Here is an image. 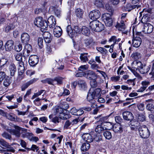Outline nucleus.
Segmentation results:
<instances>
[{
  "label": "nucleus",
  "instance_id": "obj_1",
  "mask_svg": "<svg viewBox=\"0 0 154 154\" xmlns=\"http://www.w3.org/2000/svg\"><path fill=\"white\" fill-rule=\"evenodd\" d=\"M101 90L100 88H96L95 89H92L90 88L87 95V99L91 103H94L95 101L94 99H96L100 96L101 94L100 92Z\"/></svg>",
  "mask_w": 154,
  "mask_h": 154
},
{
  "label": "nucleus",
  "instance_id": "obj_2",
  "mask_svg": "<svg viewBox=\"0 0 154 154\" xmlns=\"http://www.w3.org/2000/svg\"><path fill=\"white\" fill-rule=\"evenodd\" d=\"M106 117H102L100 118L98 121V123L100 124L97 125L95 129L96 132L100 133L107 129V128L105 127L106 124L110 125V123L109 122L106 121Z\"/></svg>",
  "mask_w": 154,
  "mask_h": 154
},
{
  "label": "nucleus",
  "instance_id": "obj_3",
  "mask_svg": "<svg viewBox=\"0 0 154 154\" xmlns=\"http://www.w3.org/2000/svg\"><path fill=\"white\" fill-rule=\"evenodd\" d=\"M134 63L136 67L137 70L141 74H144L147 73L150 69L149 66L143 65L141 62L139 61H135Z\"/></svg>",
  "mask_w": 154,
  "mask_h": 154
},
{
  "label": "nucleus",
  "instance_id": "obj_4",
  "mask_svg": "<svg viewBox=\"0 0 154 154\" xmlns=\"http://www.w3.org/2000/svg\"><path fill=\"white\" fill-rule=\"evenodd\" d=\"M90 27L92 30L97 32H100L104 29L103 24L98 21H93L90 23Z\"/></svg>",
  "mask_w": 154,
  "mask_h": 154
},
{
  "label": "nucleus",
  "instance_id": "obj_5",
  "mask_svg": "<svg viewBox=\"0 0 154 154\" xmlns=\"http://www.w3.org/2000/svg\"><path fill=\"white\" fill-rule=\"evenodd\" d=\"M80 30V27L77 25L74 26L72 28L70 25H68L66 28L67 32L71 38L75 36L77 34L79 33Z\"/></svg>",
  "mask_w": 154,
  "mask_h": 154
},
{
  "label": "nucleus",
  "instance_id": "obj_6",
  "mask_svg": "<svg viewBox=\"0 0 154 154\" xmlns=\"http://www.w3.org/2000/svg\"><path fill=\"white\" fill-rule=\"evenodd\" d=\"M139 132L140 137L143 139H146L150 136V131L145 125H143L139 128Z\"/></svg>",
  "mask_w": 154,
  "mask_h": 154
},
{
  "label": "nucleus",
  "instance_id": "obj_7",
  "mask_svg": "<svg viewBox=\"0 0 154 154\" xmlns=\"http://www.w3.org/2000/svg\"><path fill=\"white\" fill-rule=\"evenodd\" d=\"M34 23L37 27L42 28L43 29H46L48 27L46 21L44 20L41 17L36 18L34 21Z\"/></svg>",
  "mask_w": 154,
  "mask_h": 154
},
{
  "label": "nucleus",
  "instance_id": "obj_8",
  "mask_svg": "<svg viewBox=\"0 0 154 154\" xmlns=\"http://www.w3.org/2000/svg\"><path fill=\"white\" fill-rule=\"evenodd\" d=\"M102 18L106 26L109 27L112 25L113 21L109 14L105 13L103 14Z\"/></svg>",
  "mask_w": 154,
  "mask_h": 154
},
{
  "label": "nucleus",
  "instance_id": "obj_9",
  "mask_svg": "<svg viewBox=\"0 0 154 154\" xmlns=\"http://www.w3.org/2000/svg\"><path fill=\"white\" fill-rule=\"evenodd\" d=\"M100 16V11L97 10H94L91 11L89 14V17L92 20L96 21V20Z\"/></svg>",
  "mask_w": 154,
  "mask_h": 154
},
{
  "label": "nucleus",
  "instance_id": "obj_10",
  "mask_svg": "<svg viewBox=\"0 0 154 154\" xmlns=\"http://www.w3.org/2000/svg\"><path fill=\"white\" fill-rule=\"evenodd\" d=\"M84 44L86 47L90 48L93 46L96 45L97 42L92 38H89L84 40Z\"/></svg>",
  "mask_w": 154,
  "mask_h": 154
},
{
  "label": "nucleus",
  "instance_id": "obj_11",
  "mask_svg": "<svg viewBox=\"0 0 154 154\" xmlns=\"http://www.w3.org/2000/svg\"><path fill=\"white\" fill-rule=\"evenodd\" d=\"M153 27L149 23H145L144 24L143 32L145 33H150L153 30Z\"/></svg>",
  "mask_w": 154,
  "mask_h": 154
},
{
  "label": "nucleus",
  "instance_id": "obj_12",
  "mask_svg": "<svg viewBox=\"0 0 154 154\" xmlns=\"http://www.w3.org/2000/svg\"><path fill=\"white\" fill-rule=\"evenodd\" d=\"M32 51V46L27 43L25 46L23 51V57L25 58L27 57L29 55L30 52Z\"/></svg>",
  "mask_w": 154,
  "mask_h": 154
},
{
  "label": "nucleus",
  "instance_id": "obj_13",
  "mask_svg": "<svg viewBox=\"0 0 154 154\" xmlns=\"http://www.w3.org/2000/svg\"><path fill=\"white\" fill-rule=\"evenodd\" d=\"M38 61V57L36 55H31L29 57V62L30 65L32 66L36 65Z\"/></svg>",
  "mask_w": 154,
  "mask_h": 154
},
{
  "label": "nucleus",
  "instance_id": "obj_14",
  "mask_svg": "<svg viewBox=\"0 0 154 154\" xmlns=\"http://www.w3.org/2000/svg\"><path fill=\"white\" fill-rule=\"evenodd\" d=\"M85 77L90 80H93L97 79V75L94 71L88 70L85 72Z\"/></svg>",
  "mask_w": 154,
  "mask_h": 154
},
{
  "label": "nucleus",
  "instance_id": "obj_15",
  "mask_svg": "<svg viewBox=\"0 0 154 154\" xmlns=\"http://www.w3.org/2000/svg\"><path fill=\"white\" fill-rule=\"evenodd\" d=\"M47 23L48 26L51 28H53L56 24V20L53 16H51L48 18Z\"/></svg>",
  "mask_w": 154,
  "mask_h": 154
},
{
  "label": "nucleus",
  "instance_id": "obj_16",
  "mask_svg": "<svg viewBox=\"0 0 154 154\" xmlns=\"http://www.w3.org/2000/svg\"><path fill=\"white\" fill-rule=\"evenodd\" d=\"M14 128L15 129L11 130L10 133L12 135L15 136L16 137H19L20 136V128L17 125H14Z\"/></svg>",
  "mask_w": 154,
  "mask_h": 154
},
{
  "label": "nucleus",
  "instance_id": "obj_17",
  "mask_svg": "<svg viewBox=\"0 0 154 154\" xmlns=\"http://www.w3.org/2000/svg\"><path fill=\"white\" fill-rule=\"evenodd\" d=\"M122 116L124 119L128 121H131L134 118L133 114L128 111H125L123 112Z\"/></svg>",
  "mask_w": 154,
  "mask_h": 154
},
{
  "label": "nucleus",
  "instance_id": "obj_18",
  "mask_svg": "<svg viewBox=\"0 0 154 154\" xmlns=\"http://www.w3.org/2000/svg\"><path fill=\"white\" fill-rule=\"evenodd\" d=\"M49 10L52 13H54L57 17H60L61 16V11L58 8L51 6L50 7Z\"/></svg>",
  "mask_w": 154,
  "mask_h": 154
},
{
  "label": "nucleus",
  "instance_id": "obj_19",
  "mask_svg": "<svg viewBox=\"0 0 154 154\" xmlns=\"http://www.w3.org/2000/svg\"><path fill=\"white\" fill-rule=\"evenodd\" d=\"M130 127L131 129L133 130H136L141 127H140V123L137 121H131Z\"/></svg>",
  "mask_w": 154,
  "mask_h": 154
},
{
  "label": "nucleus",
  "instance_id": "obj_20",
  "mask_svg": "<svg viewBox=\"0 0 154 154\" xmlns=\"http://www.w3.org/2000/svg\"><path fill=\"white\" fill-rule=\"evenodd\" d=\"M141 42V38L137 36L133 40L132 44L133 47L138 48L140 45Z\"/></svg>",
  "mask_w": 154,
  "mask_h": 154
},
{
  "label": "nucleus",
  "instance_id": "obj_21",
  "mask_svg": "<svg viewBox=\"0 0 154 154\" xmlns=\"http://www.w3.org/2000/svg\"><path fill=\"white\" fill-rule=\"evenodd\" d=\"M150 82L149 81H144L142 82L141 85L142 86L137 91V92H142L144 91L150 85Z\"/></svg>",
  "mask_w": 154,
  "mask_h": 154
},
{
  "label": "nucleus",
  "instance_id": "obj_22",
  "mask_svg": "<svg viewBox=\"0 0 154 154\" xmlns=\"http://www.w3.org/2000/svg\"><path fill=\"white\" fill-rule=\"evenodd\" d=\"M62 32V30L61 28L58 26L55 27L53 31L54 36L57 37H59L61 35Z\"/></svg>",
  "mask_w": 154,
  "mask_h": 154
},
{
  "label": "nucleus",
  "instance_id": "obj_23",
  "mask_svg": "<svg viewBox=\"0 0 154 154\" xmlns=\"http://www.w3.org/2000/svg\"><path fill=\"white\" fill-rule=\"evenodd\" d=\"M15 22L13 23H8L5 27V31L6 32L14 29L17 24Z\"/></svg>",
  "mask_w": 154,
  "mask_h": 154
},
{
  "label": "nucleus",
  "instance_id": "obj_24",
  "mask_svg": "<svg viewBox=\"0 0 154 154\" xmlns=\"http://www.w3.org/2000/svg\"><path fill=\"white\" fill-rule=\"evenodd\" d=\"M21 40L22 43L26 44L29 42L30 36L26 33H23L21 35Z\"/></svg>",
  "mask_w": 154,
  "mask_h": 154
},
{
  "label": "nucleus",
  "instance_id": "obj_25",
  "mask_svg": "<svg viewBox=\"0 0 154 154\" xmlns=\"http://www.w3.org/2000/svg\"><path fill=\"white\" fill-rule=\"evenodd\" d=\"M14 42L12 40L8 41L6 43L5 47L7 51H11L13 48Z\"/></svg>",
  "mask_w": 154,
  "mask_h": 154
},
{
  "label": "nucleus",
  "instance_id": "obj_26",
  "mask_svg": "<svg viewBox=\"0 0 154 154\" xmlns=\"http://www.w3.org/2000/svg\"><path fill=\"white\" fill-rule=\"evenodd\" d=\"M45 41L46 43H49L52 40L51 35L49 32H45L43 34Z\"/></svg>",
  "mask_w": 154,
  "mask_h": 154
},
{
  "label": "nucleus",
  "instance_id": "obj_27",
  "mask_svg": "<svg viewBox=\"0 0 154 154\" xmlns=\"http://www.w3.org/2000/svg\"><path fill=\"white\" fill-rule=\"evenodd\" d=\"M83 139L88 142L91 143L93 141L92 136L90 134L87 133L83 134L82 136Z\"/></svg>",
  "mask_w": 154,
  "mask_h": 154
},
{
  "label": "nucleus",
  "instance_id": "obj_28",
  "mask_svg": "<svg viewBox=\"0 0 154 154\" xmlns=\"http://www.w3.org/2000/svg\"><path fill=\"white\" fill-rule=\"evenodd\" d=\"M81 31L82 34L86 36H88L90 33V31L88 28L85 26L82 27Z\"/></svg>",
  "mask_w": 154,
  "mask_h": 154
},
{
  "label": "nucleus",
  "instance_id": "obj_29",
  "mask_svg": "<svg viewBox=\"0 0 154 154\" xmlns=\"http://www.w3.org/2000/svg\"><path fill=\"white\" fill-rule=\"evenodd\" d=\"M154 52V48L152 46H150L146 48L144 50V52L146 54L147 56H149L150 55L153 54Z\"/></svg>",
  "mask_w": 154,
  "mask_h": 154
},
{
  "label": "nucleus",
  "instance_id": "obj_30",
  "mask_svg": "<svg viewBox=\"0 0 154 154\" xmlns=\"http://www.w3.org/2000/svg\"><path fill=\"white\" fill-rule=\"evenodd\" d=\"M0 145L2 148H6L11 146L8 143L5 141L4 139L0 138Z\"/></svg>",
  "mask_w": 154,
  "mask_h": 154
},
{
  "label": "nucleus",
  "instance_id": "obj_31",
  "mask_svg": "<svg viewBox=\"0 0 154 154\" xmlns=\"http://www.w3.org/2000/svg\"><path fill=\"white\" fill-rule=\"evenodd\" d=\"M93 3L98 8H102L104 6V2L103 0H94Z\"/></svg>",
  "mask_w": 154,
  "mask_h": 154
},
{
  "label": "nucleus",
  "instance_id": "obj_32",
  "mask_svg": "<svg viewBox=\"0 0 154 154\" xmlns=\"http://www.w3.org/2000/svg\"><path fill=\"white\" fill-rule=\"evenodd\" d=\"M116 26L119 30L123 31L125 28V25L124 21H121L120 23H118Z\"/></svg>",
  "mask_w": 154,
  "mask_h": 154
},
{
  "label": "nucleus",
  "instance_id": "obj_33",
  "mask_svg": "<svg viewBox=\"0 0 154 154\" xmlns=\"http://www.w3.org/2000/svg\"><path fill=\"white\" fill-rule=\"evenodd\" d=\"M9 69L11 75L13 76L17 70L15 65L14 64L11 65L9 67Z\"/></svg>",
  "mask_w": 154,
  "mask_h": 154
},
{
  "label": "nucleus",
  "instance_id": "obj_34",
  "mask_svg": "<svg viewBox=\"0 0 154 154\" xmlns=\"http://www.w3.org/2000/svg\"><path fill=\"white\" fill-rule=\"evenodd\" d=\"M69 107V105L66 102H64L57 109V112H59V109H62L61 111H63L64 110H66Z\"/></svg>",
  "mask_w": 154,
  "mask_h": 154
},
{
  "label": "nucleus",
  "instance_id": "obj_35",
  "mask_svg": "<svg viewBox=\"0 0 154 154\" xmlns=\"http://www.w3.org/2000/svg\"><path fill=\"white\" fill-rule=\"evenodd\" d=\"M113 130L115 132H121L122 131V129L120 124H115L114 125Z\"/></svg>",
  "mask_w": 154,
  "mask_h": 154
},
{
  "label": "nucleus",
  "instance_id": "obj_36",
  "mask_svg": "<svg viewBox=\"0 0 154 154\" xmlns=\"http://www.w3.org/2000/svg\"><path fill=\"white\" fill-rule=\"evenodd\" d=\"M84 12L82 10L78 8L75 11V14L76 16L79 18H82Z\"/></svg>",
  "mask_w": 154,
  "mask_h": 154
},
{
  "label": "nucleus",
  "instance_id": "obj_37",
  "mask_svg": "<svg viewBox=\"0 0 154 154\" xmlns=\"http://www.w3.org/2000/svg\"><path fill=\"white\" fill-rule=\"evenodd\" d=\"M3 81V85L5 87L9 86L11 83V78L8 76H7L4 79Z\"/></svg>",
  "mask_w": 154,
  "mask_h": 154
},
{
  "label": "nucleus",
  "instance_id": "obj_38",
  "mask_svg": "<svg viewBox=\"0 0 154 154\" xmlns=\"http://www.w3.org/2000/svg\"><path fill=\"white\" fill-rule=\"evenodd\" d=\"M90 147V144L88 143H85L82 144L81 149L82 151H87Z\"/></svg>",
  "mask_w": 154,
  "mask_h": 154
},
{
  "label": "nucleus",
  "instance_id": "obj_39",
  "mask_svg": "<svg viewBox=\"0 0 154 154\" xmlns=\"http://www.w3.org/2000/svg\"><path fill=\"white\" fill-rule=\"evenodd\" d=\"M78 84L82 89L84 90L87 87L86 83L83 80H79L78 82Z\"/></svg>",
  "mask_w": 154,
  "mask_h": 154
},
{
  "label": "nucleus",
  "instance_id": "obj_40",
  "mask_svg": "<svg viewBox=\"0 0 154 154\" xmlns=\"http://www.w3.org/2000/svg\"><path fill=\"white\" fill-rule=\"evenodd\" d=\"M6 148V149L3 150L4 154H11V152L14 153L15 151L14 148L11 146Z\"/></svg>",
  "mask_w": 154,
  "mask_h": 154
},
{
  "label": "nucleus",
  "instance_id": "obj_41",
  "mask_svg": "<svg viewBox=\"0 0 154 154\" xmlns=\"http://www.w3.org/2000/svg\"><path fill=\"white\" fill-rule=\"evenodd\" d=\"M88 54V53H84L80 54V58L82 62H85L88 61V57L86 55Z\"/></svg>",
  "mask_w": 154,
  "mask_h": 154
},
{
  "label": "nucleus",
  "instance_id": "obj_42",
  "mask_svg": "<svg viewBox=\"0 0 154 154\" xmlns=\"http://www.w3.org/2000/svg\"><path fill=\"white\" fill-rule=\"evenodd\" d=\"M5 117L11 121H15L16 119L14 115L12 113H7Z\"/></svg>",
  "mask_w": 154,
  "mask_h": 154
},
{
  "label": "nucleus",
  "instance_id": "obj_43",
  "mask_svg": "<svg viewBox=\"0 0 154 154\" xmlns=\"http://www.w3.org/2000/svg\"><path fill=\"white\" fill-rule=\"evenodd\" d=\"M131 57L134 60H138L141 57L140 54L138 52H134L131 54Z\"/></svg>",
  "mask_w": 154,
  "mask_h": 154
},
{
  "label": "nucleus",
  "instance_id": "obj_44",
  "mask_svg": "<svg viewBox=\"0 0 154 154\" xmlns=\"http://www.w3.org/2000/svg\"><path fill=\"white\" fill-rule=\"evenodd\" d=\"M63 111H61L60 112V114L59 115L60 119H66L69 118V117L68 115L65 114L63 112Z\"/></svg>",
  "mask_w": 154,
  "mask_h": 154
},
{
  "label": "nucleus",
  "instance_id": "obj_45",
  "mask_svg": "<svg viewBox=\"0 0 154 154\" xmlns=\"http://www.w3.org/2000/svg\"><path fill=\"white\" fill-rule=\"evenodd\" d=\"M96 49L98 51L103 54H106L107 52L106 50L104 48L97 47L96 48Z\"/></svg>",
  "mask_w": 154,
  "mask_h": 154
},
{
  "label": "nucleus",
  "instance_id": "obj_46",
  "mask_svg": "<svg viewBox=\"0 0 154 154\" xmlns=\"http://www.w3.org/2000/svg\"><path fill=\"white\" fill-rule=\"evenodd\" d=\"M54 81V79H52L50 78L44 80L42 81V82L44 83H48L50 85H53V82Z\"/></svg>",
  "mask_w": 154,
  "mask_h": 154
},
{
  "label": "nucleus",
  "instance_id": "obj_47",
  "mask_svg": "<svg viewBox=\"0 0 154 154\" xmlns=\"http://www.w3.org/2000/svg\"><path fill=\"white\" fill-rule=\"evenodd\" d=\"M103 135L105 137L108 139H110L112 137L111 133L109 131H106L104 132Z\"/></svg>",
  "mask_w": 154,
  "mask_h": 154
},
{
  "label": "nucleus",
  "instance_id": "obj_48",
  "mask_svg": "<svg viewBox=\"0 0 154 154\" xmlns=\"http://www.w3.org/2000/svg\"><path fill=\"white\" fill-rule=\"evenodd\" d=\"M115 120L116 123L119 124H120L121 123L124 122L123 120L119 116H116L115 117Z\"/></svg>",
  "mask_w": 154,
  "mask_h": 154
},
{
  "label": "nucleus",
  "instance_id": "obj_49",
  "mask_svg": "<svg viewBox=\"0 0 154 154\" xmlns=\"http://www.w3.org/2000/svg\"><path fill=\"white\" fill-rule=\"evenodd\" d=\"M2 136L6 139H8L9 140H11L12 139L11 135L8 133L4 132L2 134Z\"/></svg>",
  "mask_w": 154,
  "mask_h": 154
},
{
  "label": "nucleus",
  "instance_id": "obj_50",
  "mask_svg": "<svg viewBox=\"0 0 154 154\" xmlns=\"http://www.w3.org/2000/svg\"><path fill=\"white\" fill-rule=\"evenodd\" d=\"M44 91L45 90H42L38 92L34 93V94L32 96L31 99H34L35 98L37 97L39 95H41Z\"/></svg>",
  "mask_w": 154,
  "mask_h": 154
},
{
  "label": "nucleus",
  "instance_id": "obj_51",
  "mask_svg": "<svg viewBox=\"0 0 154 154\" xmlns=\"http://www.w3.org/2000/svg\"><path fill=\"white\" fill-rule=\"evenodd\" d=\"M22 49V45L20 44H16L15 46V50L17 52L20 51Z\"/></svg>",
  "mask_w": 154,
  "mask_h": 154
},
{
  "label": "nucleus",
  "instance_id": "obj_52",
  "mask_svg": "<svg viewBox=\"0 0 154 154\" xmlns=\"http://www.w3.org/2000/svg\"><path fill=\"white\" fill-rule=\"evenodd\" d=\"M90 84L91 87V88H92V89H94V88H96L97 86V82L95 79L92 80L90 82Z\"/></svg>",
  "mask_w": 154,
  "mask_h": 154
},
{
  "label": "nucleus",
  "instance_id": "obj_53",
  "mask_svg": "<svg viewBox=\"0 0 154 154\" xmlns=\"http://www.w3.org/2000/svg\"><path fill=\"white\" fill-rule=\"evenodd\" d=\"M5 72L3 71L0 72V82H2L6 77Z\"/></svg>",
  "mask_w": 154,
  "mask_h": 154
},
{
  "label": "nucleus",
  "instance_id": "obj_54",
  "mask_svg": "<svg viewBox=\"0 0 154 154\" xmlns=\"http://www.w3.org/2000/svg\"><path fill=\"white\" fill-rule=\"evenodd\" d=\"M7 60L5 59H2L0 60V69L7 62Z\"/></svg>",
  "mask_w": 154,
  "mask_h": 154
},
{
  "label": "nucleus",
  "instance_id": "obj_55",
  "mask_svg": "<svg viewBox=\"0 0 154 154\" xmlns=\"http://www.w3.org/2000/svg\"><path fill=\"white\" fill-rule=\"evenodd\" d=\"M15 57L17 60L19 62L21 61L22 59V54L21 53L17 54Z\"/></svg>",
  "mask_w": 154,
  "mask_h": 154
},
{
  "label": "nucleus",
  "instance_id": "obj_56",
  "mask_svg": "<svg viewBox=\"0 0 154 154\" xmlns=\"http://www.w3.org/2000/svg\"><path fill=\"white\" fill-rule=\"evenodd\" d=\"M63 78L61 77H57L54 79V81L57 82L58 84H60L62 83V80Z\"/></svg>",
  "mask_w": 154,
  "mask_h": 154
},
{
  "label": "nucleus",
  "instance_id": "obj_57",
  "mask_svg": "<svg viewBox=\"0 0 154 154\" xmlns=\"http://www.w3.org/2000/svg\"><path fill=\"white\" fill-rule=\"evenodd\" d=\"M145 116L142 114H140L138 115L137 118V120L139 121H143L145 120Z\"/></svg>",
  "mask_w": 154,
  "mask_h": 154
},
{
  "label": "nucleus",
  "instance_id": "obj_58",
  "mask_svg": "<svg viewBox=\"0 0 154 154\" xmlns=\"http://www.w3.org/2000/svg\"><path fill=\"white\" fill-rule=\"evenodd\" d=\"M38 45L40 49L42 48L43 47V40L41 38H39L38 39Z\"/></svg>",
  "mask_w": 154,
  "mask_h": 154
},
{
  "label": "nucleus",
  "instance_id": "obj_59",
  "mask_svg": "<svg viewBox=\"0 0 154 154\" xmlns=\"http://www.w3.org/2000/svg\"><path fill=\"white\" fill-rule=\"evenodd\" d=\"M20 144L21 146L23 148H24L25 149H27L28 150H30V149L26 147V142L22 140H20Z\"/></svg>",
  "mask_w": 154,
  "mask_h": 154
},
{
  "label": "nucleus",
  "instance_id": "obj_60",
  "mask_svg": "<svg viewBox=\"0 0 154 154\" xmlns=\"http://www.w3.org/2000/svg\"><path fill=\"white\" fill-rule=\"evenodd\" d=\"M88 67L87 65H82L79 68V70L83 72L84 71L88 69Z\"/></svg>",
  "mask_w": 154,
  "mask_h": 154
},
{
  "label": "nucleus",
  "instance_id": "obj_61",
  "mask_svg": "<svg viewBox=\"0 0 154 154\" xmlns=\"http://www.w3.org/2000/svg\"><path fill=\"white\" fill-rule=\"evenodd\" d=\"M93 138V140L96 141H99L101 140V137L99 134H97V135H94Z\"/></svg>",
  "mask_w": 154,
  "mask_h": 154
},
{
  "label": "nucleus",
  "instance_id": "obj_62",
  "mask_svg": "<svg viewBox=\"0 0 154 154\" xmlns=\"http://www.w3.org/2000/svg\"><path fill=\"white\" fill-rule=\"evenodd\" d=\"M153 107L154 106L153 104L151 103H147L146 106V109L150 111L152 110Z\"/></svg>",
  "mask_w": 154,
  "mask_h": 154
},
{
  "label": "nucleus",
  "instance_id": "obj_63",
  "mask_svg": "<svg viewBox=\"0 0 154 154\" xmlns=\"http://www.w3.org/2000/svg\"><path fill=\"white\" fill-rule=\"evenodd\" d=\"M85 72H77L75 74V76L77 77H82L83 76L85 77Z\"/></svg>",
  "mask_w": 154,
  "mask_h": 154
},
{
  "label": "nucleus",
  "instance_id": "obj_64",
  "mask_svg": "<svg viewBox=\"0 0 154 154\" xmlns=\"http://www.w3.org/2000/svg\"><path fill=\"white\" fill-rule=\"evenodd\" d=\"M24 66L18 67V70L19 75H22L24 72Z\"/></svg>",
  "mask_w": 154,
  "mask_h": 154
}]
</instances>
